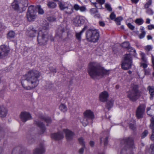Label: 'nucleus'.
I'll return each instance as SVG.
<instances>
[{"instance_id": "nucleus-38", "label": "nucleus", "mask_w": 154, "mask_h": 154, "mask_svg": "<svg viewBox=\"0 0 154 154\" xmlns=\"http://www.w3.org/2000/svg\"><path fill=\"white\" fill-rule=\"evenodd\" d=\"M108 96V92L106 91H104L100 93L99 96Z\"/></svg>"}, {"instance_id": "nucleus-31", "label": "nucleus", "mask_w": 154, "mask_h": 154, "mask_svg": "<svg viewBox=\"0 0 154 154\" xmlns=\"http://www.w3.org/2000/svg\"><path fill=\"white\" fill-rule=\"evenodd\" d=\"M15 35V32L13 31H10L8 33L7 38H13Z\"/></svg>"}, {"instance_id": "nucleus-12", "label": "nucleus", "mask_w": 154, "mask_h": 154, "mask_svg": "<svg viewBox=\"0 0 154 154\" xmlns=\"http://www.w3.org/2000/svg\"><path fill=\"white\" fill-rule=\"evenodd\" d=\"M85 20V18L84 17L77 16L72 20V21L75 26H80L84 23Z\"/></svg>"}, {"instance_id": "nucleus-11", "label": "nucleus", "mask_w": 154, "mask_h": 154, "mask_svg": "<svg viewBox=\"0 0 154 154\" xmlns=\"http://www.w3.org/2000/svg\"><path fill=\"white\" fill-rule=\"evenodd\" d=\"M145 108L143 104L140 105L137 107L136 112V116L137 119H141L143 117Z\"/></svg>"}, {"instance_id": "nucleus-50", "label": "nucleus", "mask_w": 154, "mask_h": 154, "mask_svg": "<svg viewBox=\"0 0 154 154\" xmlns=\"http://www.w3.org/2000/svg\"><path fill=\"white\" fill-rule=\"evenodd\" d=\"M130 128L132 130H134L136 128L135 125L134 124H130Z\"/></svg>"}, {"instance_id": "nucleus-45", "label": "nucleus", "mask_w": 154, "mask_h": 154, "mask_svg": "<svg viewBox=\"0 0 154 154\" xmlns=\"http://www.w3.org/2000/svg\"><path fill=\"white\" fill-rule=\"evenodd\" d=\"M97 12V11L96 8H93L90 9V12L91 14H93Z\"/></svg>"}, {"instance_id": "nucleus-41", "label": "nucleus", "mask_w": 154, "mask_h": 154, "mask_svg": "<svg viewBox=\"0 0 154 154\" xmlns=\"http://www.w3.org/2000/svg\"><path fill=\"white\" fill-rule=\"evenodd\" d=\"M79 142L82 146H85V143L83 139L82 138H79Z\"/></svg>"}, {"instance_id": "nucleus-44", "label": "nucleus", "mask_w": 154, "mask_h": 154, "mask_svg": "<svg viewBox=\"0 0 154 154\" xmlns=\"http://www.w3.org/2000/svg\"><path fill=\"white\" fill-rule=\"evenodd\" d=\"M38 13L40 14H42L44 13V11L41 8L40 6H38Z\"/></svg>"}, {"instance_id": "nucleus-49", "label": "nucleus", "mask_w": 154, "mask_h": 154, "mask_svg": "<svg viewBox=\"0 0 154 154\" xmlns=\"http://www.w3.org/2000/svg\"><path fill=\"white\" fill-rule=\"evenodd\" d=\"M150 148L151 149L152 151L151 152V154H154V144H152L150 146Z\"/></svg>"}, {"instance_id": "nucleus-8", "label": "nucleus", "mask_w": 154, "mask_h": 154, "mask_svg": "<svg viewBox=\"0 0 154 154\" xmlns=\"http://www.w3.org/2000/svg\"><path fill=\"white\" fill-rule=\"evenodd\" d=\"M58 4L60 10H64L65 13L68 14H71L73 12L72 6L66 2L59 1Z\"/></svg>"}, {"instance_id": "nucleus-29", "label": "nucleus", "mask_w": 154, "mask_h": 154, "mask_svg": "<svg viewBox=\"0 0 154 154\" xmlns=\"http://www.w3.org/2000/svg\"><path fill=\"white\" fill-rule=\"evenodd\" d=\"M59 109L62 111L65 112L67 111V108L64 104H61L59 106Z\"/></svg>"}, {"instance_id": "nucleus-9", "label": "nucleus", "mask_w": 154, "mask_h": 154, "mask_svg": "<svg viewBox=\"0 0 154 154\" xmlns=\"http://www.w3.org/2000/svg\"><path fill=\"white\" fill-rule=\"evenodd\" d=\"M36 12L34 10V7L32 6H29L26 14L27 20L29 21L34 20L36 18Z\"/></svg>"}, {"instance_id": "nucleus-60", "label": "nucleus", "mask_w": 154, "mask_h": 154, "mask_svg": "<svg viewBox=\"0 0 154 154\" xmlns=\"http://www.w3.org/2000/svg\"><path fill=\"white\" fill-rule=\"evenodd\" d=\"M131 2L134 4H136L139 1V0H131Z\"/></svg>"}, {"instance_id": "nucleus-62", "label": "nucleus", "mask_w": 154, "mask_h": 154, "mask_svg": "<svg viewBox=\"0 0 154 154\" xmlns=\"http://www.w3.org/2000/svg\"><path fill=\"white\" fill-rule=\"evenodd\" d=\"M89 144L91 146H93L94 145V143L93 141H91L89 143Z\"/></svg>"}, {"instance_id": "nucleus-1", "label": "nucleus", "mask_w": 154, "mask_h": 154, "mask_svg": "<svg viewBox=\"0 0 154 154\" xmlns=\"http://www.w3.org/2000/svg\"><path fill=\"white\" fill-rule=\"evenodd\" d=\"M41 75V72L35 69L28 71L21 78L22 86L26 90H29L36 87L38 84V79Z\"/></svg>"}, {"instance_id": "nucleus-47", "label": "nucleus", "mask_w": 154, "mask_h": 154, "mask_svg": "<svg viewBox=\"0 0 154 154\" xmlns=\"http://www.w3.org/2000/svg\"><path fill=\"white\" fill-rule=\"evenodd\" d=\"M93 4L94 6L96 8H97V9H101V8L102 7V6L101 5L102 4H100L99 5V6H97V4L96 3H93Z\"/></svg>"}, {"instance_id": "nucleus-35", "label": "nucleus", "mask_w": 154, "mask_h": 154, "mask_svg": "<svg viewBox=\"0 0 154 154\" xmlns=\"http://www.w3.org/2000/svg\"><path fill=\"white\" fill-rule=\"evenodd\" d=\"M152 0H148V2L145 4L144 7L145 8H148L152 4Z\"/></svg>"}, {"instance_id": "nucleus-56", "label": "nucleus", "mask_w": 154, "mask_h": 154, "mask_svg": "<svg viewBox=\"0 0 154 154\" xmlns=\"http://www.w3.org/2000/svg\"><path fill=\"white\" fill-rule=\"evenodd\" d=\"M145 74L146 75H149L150 73V70L149 69H144Z\"/></svg>"}, {"instance_id": "nucleus-14", "label": "nucleus", "mask_w": 154, "mask_h": 154, "mask_svg": "<svg viewBox=\"0 0 154 154\" xmlns=\"http://www.w3.org/2000/svg\"><path fill=\"white\" fill-rule=\"evenodd\" d=\"M9 51V48L7 46L5 45L0 46V58L7 56Z\"/></svg>"}, {"instance_id": "nucleus-25", "label": "nucleus", "mask_w": 154, "mask_h": 154, "mask_svg": "<svg viewBox=\"0 0 154 154\" xmlns=\"http://www.w3.org/2000/svg\"><path fill=\"white\" fill-rule=\"evenodd\" d=\"M47 5L49 8H54L57 6L56 4L52 2H49L48 3Z\"/></svg>"}, {"instance_id": "nucleus-21", "label": "nucleus", "mask_w": 154, "mask_h": 154, "mask_svg": "<svg viewBox=\"0 0 154 154\" xmlns=\"http://www.w3.org/2000/svg\"><path fill=\"white\" fill-rule=\"evenodd\" d=\"M7 110L6 108L3 106H0V117H5L7 114Z\"/></svg>"}, {"instance_id": "nucleus-4", "label": "nucleus", "mask_w": 154, "mask_h": 154, "mask_svg": "<svg viewBox=\"0 0 154 154\" xmlns=\"http://www.w3.org/2000/svg\"><path fill=\"white\" fill-rule=\"evenodd\" d=\"M133 141V139L131 137L124 139L122 142L124 143V146L121 150V154H134L132 150L135 146Z\"/></svg>"}, {"instance_id": "nucleus-33", "label": "nucleus", "mask_w": 154, "mask_h": 154, "mask_svg": "<svg viewBox=\"0 0 154 154\" xmlns=\"http://www.w3.org/2000/svg\"><path fill=\"white\" fill-rule=\"evenodd\" d=\"M20 5L22 4L23 6L22 7L25 8V6L27 5V0H20Z\"/></svg>"}, {"instance_id": "nucleus-2", "label": "nucleus", "mask_w": 154, "mask_h": 154, "mask_svg": "<svg viewBox=\"0 0 154 154\" xmlns=\"http://www.w3.org/2000/svg\"><path fill=\"white\" fill-rule=\"evenodd\" d=\"M88 72L91 78L93 79H100L104 75H108L109 70L104 69L96 62H91L89 63L87 68Z\"/></svg>"}, {"instance_id": "nucleus-61", "label": "nucleus", "mask_w": 154, "mask_h": 154, "mask_svg": "<svg viewBox=\"0 0 154 154\" xmlns=\"http://www.w3.org/2000/svg\"><path fill=\"white\" fill-rule=\"evenodd\" d=\"M150 138L152 141H154V133H152V134H151V137H150Z\"/></svg>"}, {"instance_id": "nucleus-10", "label": "nucleus", "mask_w": 154, "mask_h": 154, "mask_svg": "<svg viewBox=\"0 0 154 154\" xmlns=\"http://www.w3.org/2000/svg\"><path fill=\"white\" fill-rule=\"evenodd\" d=\"M109 97H99L100 101L102 102H106V107L108 109L111 108L113 106L114 100Z\"/></svg>"}, {"instance_id": "nucleus-17", "label": "nucleus", "mask_w": 154, "mask_h": 154, "mask_svg": "<svg viewBox=\"0 0 154 154\" xmlns=\"http://www.w3.org/2000/svg\"><path fill=\"white\" fill-rule=\"evenodd\" d=\"M20 7H19L17 4V2L16 0H14V1L12 4V8L15 10H17L20 12H22L26 9L25 8L21 7L20 5Z\"/></svg>"}, {"instance_id": "nucleus-20", "label": "nucleus", "mask_w": 154, "mask_h": 154, "mask_svg": "<svg viewBox=\"0 0 154 154\" xmlns=\"http://www.w3.org/2000/svg\"><path fill=\"white\" fill-rule=\"evenodd\" d=\"M51 137L56 140H59L64 137L63 134L62 133L58 132L57 133H55L51 134Z\"/></svg>"}, {"instance_id": "nucleus-54", "label": "nucleus", "mask_w": 154, "mask_h": 154, "mask_svg": "<svg viewBox=\"0 0 154 154\" xmlns=\"http://www.w3.org/2000/svg\"><path fill=\"white\" fill-rule=\"evenodd\" d=\"M129 99L130 100H131L132 101H135L137 99V97H129Z\"/></svg>"}, {"instance_id": "nucleus-36", "label": "nucleus", "mask_w": 154, "mask_h": 154, "mask_svg": "<svg viewBox=\"0 0 154 154\" xmlns=\"http://www.w3.org/2000/svg\"><path fill=\"white\" fill-rule=\"evenodd\" d=\"M122 20V17H119L116 18L115 21L116 22L117 24L119 25L121 24V21Z\"/></svg>"}, {"instance_id": "nucleus-16", "label": "nucleus", "mask_w": 154, "mask_h": 154, "mask_svg": "<svg viewBox=\"0 0 154 154\" xmlns=\"http://www.w3.org/2000/svg\"><path fill=\"white\" fill-rule=\"evenodd\" d=\"M122 46L123 47L127 48L128 51L130 52H133V53L132 54L134 56H137V54L136 50L130 46L129 43L128 42H123L122 44Z\"/></svg>"}, {"instance_id": "nucleus-27", "label": "nucleus", "mask_w": 154, "mask_h": 154, "mask_svg": "<svg viewBox=\"0 0 154 154\" xmlns=\"http://www.w3.org/2000/svg\"><path fill=\"white\" fill-rule=\"evenodd\" d=\"M143 22L144 21L143 19L141 18L136 19L135 20V22L139 25L142 24Z\"/></svg>"}, {"instance_id": "nucleus-30", "label": "nucleus", "mask_w": 154, "mask_h": 154, "mask_svg": "<svg viewBox=\"0 0 154 154\" xmlns=\"http://www.w3.org/2000/svg\"><path fill=\"white\" fill-rule=\"evenodd\" d=\"M140 54L141 56V59L142 61L145 63H147V59L145 57V53L142 52H141Z\"/></svg>"}, {"instance_id": "nucleus-42", "label": "nucleus", "mask_w": 154, "mask_h": 154, "mask_svg": "<svg viewBox=\"0 0 154 154\" xmlns=\"http://www.w3.org/2000/svg\"><path fill=\"white\" fill-rule=\"evenodd\" d=\"M145 34L146 32L145 31L141 32V33L140 34V35H139V38L140 39L143 38L145 36Z\"/></svg>"}, {"instance_id": "nucleus-13", "label": "nucleus", "mask_w": 154, "mask_h": 154, "mask_svg": "<svg viewBox=\"0 0 154 154\" xmlns=\"http://www.w3.org/2000/svg\"><path fill=\"white\" fill-rule=\"evenodd\" d=\"M20 118L23 122H25L27 121L32 119L31 115L28 112H22L19 115Z\"/></svg>"}, {"instance_id": "nucleus-51", "label": "nucleus", "mask_w": 154, "mask_h": 154, "mask_svg": "<svg viewBox=\"0 0 154 154\" xmlns=\"http://www.w3.org/2000/svg\"><path fill=\"white\" fill-rule=\"evenodd\" d=\"M116 15L114 13L112 12L110 16V18L111 20H113L115 18Z\"/></svg>"}, {"instance_id": "nucleus-52", "label": "nucleus", "mask_w": 154, "mask_h": 154, "mask_svg": "<svg viewBox=\"0 0 154 154\" xmlns=\"http://www.w3.org/2000/svg\"><path fill=\"white\" fill-rule=\"evenodd\" d=\"M147 13L150 15H152L153 14V12L152 10L150 9H149L146 11Z\"/></svg>"}, {"instance_id": "nucleus-19", "label": "nucleus", "mask_w": 154, "mask_h": 154, "mask_svg": "<svg viewBox=\"0 0 154 154\" xmlns=\"http://www.w3.org/2000/svg\"><path fill=\"white\" fill-rule=\"evenodd\" d=\"M63 131L65 133L66 138L67 140H70L73 139L74 134L72 132L68 130H64Z\"/></svg>"}, {"instance_id": "nucleus-7", "label": "nucleus", "mask_w": 154, "mask_h": 154, "mask_svg": "<svg viewBox=\"0 0 154 154\" xmlns=\"http://www.w3.org/2000/svg\"><path fill=\"white\" fill-rule=\"evenodd\" d=\"M132 65V58L131 54L125 55L122 64V68L124 70H127L131 68Z\"/></svg>"}, {"instance_id": "nucleus-46", "label": "nucleus", "mask_w": 154, "mask_h": 154, "mask_svg": "<svg viewBox=\"0 0 154 154\" xmlns=\"http://www.w3.org/2000/svg\"><path fill=\"white\" fill-rule=\"evenodd\" d=\"M48 20L52 22L55 21L56 18L54 17H50L48 18Z\"/></svg>"}, {"instance_id": "nucleus-32", "label": "nucleus", "mask_w": 154, "mask_h": 154, "mask_svg": "<svg viewBox=\"0 0 154 154\" xmlns=\"http://www.w3.org/2000/svg\"><path fill=\"white\" fill-rule=\"evenodd\" d=\"M89 120L88 118L84 117V118L82 121L83 125L84 126H87L88 123V120Z\"/></svg>"}, {"instance_id": "nucleus-26", "label": "nucleus", "mask_w": 154, "mask_h": 154, "mask_svg": "<svg viewBox=\"0 0 154 154\" xmlns=\"http://www.w3.org/2000/svg\"><path fill=\"white\" fill-rule=\"evenodd\" d=\"M151 124L150 125V128L152 130V133H154V118L152 117L150 119Z\"/></svg>"}, {"instance_id": "nucleus-39", "label": "nucleus", "mask_w": 154, "mask_h": 154, "mask_svg": "<svg viewBox=\"0 0 154 154\" xmlns=\"http://www.w3.org/2000/svg\"><path fill=\"white\" fill-rule=\"evenodd\" d=\"M85 148V146H82V147L79 149L78 151L79 153V154H83Z\"/></svg>"}, {"instance_id": "nucleus-15", "label": "nucleus", "mask_w": 154, "mask_h": 154, "mask_svg": "<svg viewBox=\"0 0 154 154\" xmlns=\"http://www.w3.org/2000/svg\"><path fill=\"white\" fill-rule=\"evenodd\" d=\"M45 152L44 145L41 144L38 147L33 150V154H43Z\"/></svg>"}, {"instance_id": "nucleus-64", "label": "nucleus", "mask_w": 154, "mask_h": 154, "mask_svg": "<svg viewBox=\"0 0 154 154\" xmlns=\"http://www.w3.org/2000/svg\"><path fill=\"white\" fill-rule=\"evenodd\" d=\"M140 30L141 31V32H143V31H145L144 30V28L143 26H141L140 28Z\"/></svg>"}, {"instance_id": "nucleus-55", "label": "nucleus", "mask_w": 154, "mask_h": 154, "mask_svg": "<svg viewBox=\"0 0 154 154\" xmlns=\"http://www.w3.org/2000/svg\"><path fill=\"white\" fill-rule=\"evenodd\" d=\"M80 6L77 4H75L74 6V9L76 11H78L79 10Z\"/></svg>"}, {"instance_id": "nucleus-18", "label": "nucleus", "mask_w": 154, "mask_h": 154, "mask_svg": "<svg viewBox=\"0 0 154 154\" xmlns=\"http://www.w3.org/2000/svg\"><path fill=\"white\" fill-rule=\"evenodd\" d=\"M84 117L88 118V119L91 120L94 118V116L93 112L90 110H86L84 113Z\"/></svg>"}, {"instance_id": "nucleus-53", "label": "nucleus", "mask_w": 154, "mask_h": 154, "mask_svg": "<svg viewBox=\"0 0 154 154\" xmlns=\"http://www.w3.org/2000/svg\"><path fill=\"white\" fill-rule=\"evenodd\" d=\"M79 10L82 12H84L86 10V8L84 6L80 7Z\"/></svg>"}, {"instance_id": "nucleus-6", "label": "nucleus", "mask_w": 154, "mask_h": 154, "mask_svg": "<svg viewBox=\"0 0 154 154\" xmlns=\"http://www.w3.org/2000/svg\"><path fill=\"white\" fill-rule=\"evenodd\" d=\"M40 120L44 121L48 124L51 123V120L50 118L49 117H45L43 116H41L39 117L38 119L34 121V124L40 128L41 132L40 133V134H42L44 132L45 130V125Z\"/></svg>"}, {"instance_id": "nucleus-3", "label": "nucleus", "mask_w": 154, "mask_h": 154, "mask_svg": "<svg viewBox=\"0 0 154 154\" xmlns=\"http://www.w3.org/2000/svg\"><path fill=\"white\" fill-rule=\"evenodd\" d=\"M48 28V24L45 26H44L42 29H40L38 32L34 28H32L27 31L26 34L29 38H33L38 33L37 40L38 43L41 45H45L48 39L47 32V29Z\"/></svg>"}, {"instance_id": "nucleus-58", "label": "nucleus", "mask_w": 154, "mask_h": 154, "mask_svg": "<svg viewBox=\"0 0 154 154\" xmlns=\"http://www.w3.org/2000/svg\"><path fill=\"white\" fill-rule=\"evenodd\" d=\"M148 29L149 30H151L152 29H154V25H150L148 26Z\"/></svg>"}, {"instance_id": "nucleus-57", "label": "nucleus", "mask_w": 154, "mask_h": 154, "mask_svg": "<svg viewBox=\"0 0 154 154\" xmlns=\"http://www.w3.org/2000/svg\"><path fill=\"white\" fill-rule=\"evenodd\" d=\"M97 2H98L100 4H103L104 3L105 0H96Z\"/></svg>"}, {"instance_id": "nucleus-28", "label": "nucleus", "mask_w": 154, "mask_h": 154, "mask_svg": "<svg viewBox=\"0 0 154 154\" xmlns=\"http://www.w3.org/2000/svg\"><path fill=\"white\" fill-rule=\"evenodd\" d=\"M147 89L151 95H154V87L153 86H149L148 87Z\"/></svg>"}, {"instance_id": "nucleus-63", "label": "nucleus", "mask_w": 154, "mask_h": 154, "mask_svg": "<svg viewBox=\"0 0 154 154\" xmlns=\"http://www.w3.org/2000/svg\"><path fill=\"white\" fill-rule=\"evenodd\" d=\"M146 23L147 24H149L150 23V20L149 18H147L146 19Z\"/></svg>"}, {"instance_id": "nucleus-43", "label": "nucleus", "mask_w": 154, "mask_h": 154, "mask_svg": "<svg viewBox=\"0 0 154 154\" xmlns=\"http://www.w3.org/2000/svg\"><path fill=\"white\" fill-rule=\"evenodd\" d=\"M147 63H141L140 66L145 69L147 67Z\"/></svg>"}, {"instance_id": "nucleus-5", "label": "nucleus", "mask_w": 154, "mask_h": 154, "mask_svg": "<svg viewBox=\"0 0 154 154\" xmlns=\"http://www.w3.org/2000/svg\"><path fill=\"white\" fill-rule=\"evenodd\" d=\"M100 36L99 30L94 28L89 29L86 32L87 39L89 42H96L99 40Z\"/></svg>"}, {"instance_id": "nucleus-24", "label": "nucleus", "mask_w": 154, "mask_h": 154, "mask_svg": "<svg viewBox=\"0 0 154 154\" xmlns=\"http://www.w3.org/2000/svg\"><path fill=\"white\" fill-rule=\"evenodd\" d=\"M87 27V26H85L80 32L79 33H76L75 35L76 38L78 39L79 40H80L81 39V35L84 32L85 29H86Z\"/></svg>"}, {"instance_id": "nucleus-59", "label": "nucleus", "mask_w": 154, "mask_h": 154, "mask_svg": "<svg viewBox=\"0 0 154 154\" xmlns=\"http://www.w3.org/2000/svg\"><path fill=\"white\" fill-rule=\"evenodd\" d=\"M99 24L100 26H105V23L103 21H100L99 22Z\"/></svg>"}, {"instance_id": "nucleus-22", "label": "nucleus", "mask_w": 154, "mask_h": 154, "mask_svg": "<svg viewBox=\"0 0 154 154\" xmlns=\"http://www.w3.org/2000/svg\"><path fill=\"white\" fill-rule=\"evenodd\" d=\"M146 110L148 115L150 116H154V105L151 106L150 107H148Z\"/></svg>"}, {"instance_id": "nucleus-40", "label": "nucleus", "mask_w": 154, "mask_h": 154, "mask_svg": "<svg viewBox=\"0 0 154 154\" xmlns=\"http://www.w3.org/2000/svg\"><path fill=\"white\" fill-rule=\"evenodd\" d=\"M105 7L108 11H112V8L110 5L106 3L105 4Z\"/></svg>"}, {"instance_id": "nucleus-34", "label": "nucleus", "mask_w": 154, "mask_h": 154, "mask_svg": "<svg viewBox=\"0 0 154 154\" xmlns=\"http://www.w3.org/2000/svg\"><path fill=\"white\" fill-rule=\"evenodd\" d=\"M152 48V46L151 45H147L144 47L145 50L147 52L151 51Z\"/></svg>"}, {"instance_id": "nucleus-23", "label": "nucleus", "mask_w": 154, "mask_h": 154, "mask_svg": "<svg viewBox=\"0 0 154 154\" xmlns=\"http://www.w3.org/2000/svg\"><path fill=\"white\" fill-rule=\"evenodd\" d=\"M105 134H106V135L103 137H101L100 138V143H101L103 140L104 141V145L106 146L108 143V138L109 133L108 132H105Z\"/></svg>"}, {"instance_id": "nucleus-48", "label": "nucleus", "mask_w": 154, "mask_h": 154, "mask_svg": "<svg viewBox=\"0 0 154 154\" xmlns=\"http://www.w3.org/2000/svg\"><path fill=\"white\" fill-rule=\"evenodd\" d=\"M127 25L128 27L131 30H133L134 28V27L131 23H128L127 24Z\"/></svg>"}, {"instance_id": "nucleus-37", "label": "nucleus", "mask_w": 154, "mask_h": 154, "mask_svg": "<svg viewBox=\"0 0 154 154\" xmlns=\"http://www.w3.org/2000/svg\"><path fill=\"white\" fill-rule=\"evenodd\" d=\"M148 132L147 130H145L142 133L141 135V138H142L145 137L148 134Z\"/></svg>"}]
</instances>
